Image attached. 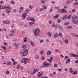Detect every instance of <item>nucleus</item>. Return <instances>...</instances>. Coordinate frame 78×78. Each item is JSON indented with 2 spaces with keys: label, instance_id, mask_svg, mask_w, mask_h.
I'll use <instances>...</instances> for the list:
<instances>
[{
  "label": "nucleus",
  "instance_id": "nucleus-1",
  "mask_svg": "<svg viewBox=\"0 0 78 78\" xmlns=\"http://www.w3.org/2000/svg\"><path fill=\"white\" fill-rule=\"evenodd\" d=\"M33 33L35 37L37 36V34L38 36H40V34H39V33H40V29L38 28L34 29L33 31Z\"/></svg>",
  "mask_w": 78,
  "mask_h": 78
},
{
  "label": "nucleus",
  "instance_id": "nucleus-2",
  "mask_svg": "<svg viewBox=\"0 0 78 78\" xmlns=\"http://www.w3.org/2000/svg\"><path fill=\"white\" fill-rule=\"evenodd\" d=\"M28 53V51L27 49H24V52L23 53V56H25Z\"/></svg>",
  "mask_w": 78,
  "mask_h": 78
},
{
  "label": "nucleus",
  "instance_id": "nucleus-3",
  "mask_svg": "<svg viewBox=\"0 0 78 78\" xmlns=\"http://www.w3.org/2000/svg\"><path fill=\"white\" fill-rule=\"evenodd\" d=\"M28 58H24L21 60V61L22 62H23V63H24L25 64H26L27 63V60H28Z\"/></svg>",
  "mask_w": 78,
  "mask_h": 78
},
{
  "label": "nucleus",
  "instance_id": "nucleus-4",
  "mask_svg": "<svg viewBox=\"0 0 78 78\" xmlns=\"http://www.w3.org/2000/svg\"><path fill=\"white\" fill-rule=\"evenodd\" d=\"M37 74L38 75V78H40V77H41L42 76V72L41 71L38 73Z\"/></svg>",
  "mask_w": 78,
  "mask_h": 78
},
{
  "label": "nucleus",
  "instance_id": "nucleus-5",
  "mask_svg": "<svg viewBox=\"0 0 78 78\" xmlns=\"http://www.w3.org/2000/svg\"><path fill=\"white\" fill-rule=\"evenodd\" d=\"M70 55L71 56H73V57H74L75 58H76L78 57V55H76L75 54H72V53H70Z\"/></svg>",
  "mask_w": 78,
  "mask_h": 78
},
{
  "label": "nucleus",
  "instance_id": "nucleus-6",
  "mask_svg": "<svg viewBox=\"0 0 78 78\" xmlns=\"http://www.w3.org/2000/svg\"><path fill=\"white\" fill-rule=\"evenodd\" d=\"M22 17L23 19H25V17H27V13H24L23 14Z\"/></svg>",
  "mask_w": 78,
  "mask_h": 78
},
{
  "label": "nucleus",
  "instance_id": "nucleus-7",
  "mask_svg": "<svg viewBox=\"0 0 78 78\" xmlns=\"http://www.w3.org/2000/svg\"><path fill=\"white\" fill-rule=\"evenodd\" d=\"M3 23H5V24H8L10 23V22H9V21L6 20L4 21L3 22Z\"/></svg>",
  "mask_w": 78,
  "mask_h": 78
},
{
  "label": "nucleus",
  "instance_id": "nucleus-8",
  "mask_svg": "<svg viewBox=\"0 0 78 78\" xmlns=\"http://www.w3.org/2000/svg\"><path fill=\"white\" fill-rule=\"evenodd\" d=\"M61 11L62 12H63V13H67V10H65V9H61Z\"/></svg>",
  "mask_w": 78,
  "mask_h": 78
},
{
  "label": "nucleus",
  "instance_id": "nucleus-9",
  "mask_svg": "<svg viewBox=\"0 0 78 78\" xmlns=\"http://www.w3.org/2000/svg\"><path fill=\"white\" fill-rule=\"evenodd\" d=\"M70 59L69 58H68L66 62V64H69V63H70Z\"/></svg>",
  "mask_w": 78,
  "mask_h": 78
},
{
  "label": "nucleus",
  "instance_id": "nucleus-10",
  "mask_svg": "<svg viewBox=\"0 0 78 78\" xmlns=\"http://www.w3.org/2000/svg\"><path fill=\"white\" fill-rule=\"evenodd\" d=\"M47 34L49 37H51V34L50 32H48Z\"/></svg>",
  "mask_w": 78,
  "mask_h": 78
},
{
  "label": "nucleus",
  "instance_id": "nucleus-11",
  "mask_svg": "<svg viewBox=\"0 0 78 78\" xmlns=\"http://www.w3.org/2000/svg\"><path fill=\"white\" fill-rule=\"evenodd\" d=\"M30 21H31L32 22H35V20L34 19V18H33L32 17L30 19Z\"/></svg>",
  "mask_w": 78,
  "mask_h": 78
},
{
  "label": "nucleus",
  "instance_id": "nucleus-12",
  "mask_svg": "<svg viewBox=\"0 0 78 78\" xmlns=\"http://www.w3.org/2000/svg\"><path fill=\"white\" fill-rule=\"evenodd\" d=\"M72 22H73L74 24H77V23H78L77 21L75 20H73Z\"/></svg>",
  "mask_w": 78,
  "mask_h": 78
},
{
  "label": "nucleus",
  "instance_id": "nucleus-13",
  "mask_svg": "<svg viewBox=\"0 0 78 78\" xmlns=\"http://www.w3.org/2000/svg\"><path fill=\"white\" fill-rule=\"evenodd\" d=\"M51 51H48L47 52V55H51Z\"/></svg>",
  "mask_w": 78,
  "mask_h": 78
},
{
  "label": "nucleus",
  "instance_id": "nucleus-14",
  "mask_svg": "<svg viewBox=\"0 0 78 78\" xmlns=\"http://www.w3.org/2000/svg\"><path fill=\"white\" fill-rule=\"evenodd\" d=\"M5 11L6 12L7 14H9L11 12V11L9 10H6Z\"/></svg>",
  "mask_w": 78,
  "mask_h": 78
},
{
  "label": "nucleus",
  "instance_id": "nucleus-15",
  "mask_svg": "<svg viewBox=\"0 0 78 78\" xmlns=\"http://www.w3.org/2000/svg\"><path fill=\"white\" fill-rule=\"evenodd\" d=\"M72 3V1L70 0L66 2V4H68V3Z\"/></svg>",
  "mask_w": 78,
  "mask_h": 78
},
{
  "label": "nucleus",
  "instance_id": "nucleus-16",
  "mask_svg": "<svg viewBox=\"0 0 78 78\" xmlns=\"http://www.w3.org/2000/svg\"><path fill=\"white\" fill-rule=\"evenodd\" d=\"M58 17H59V15H58V14H57L56 15V16H54L53 18L55 19V18H58Z\"/></svg>",
  "mask_w": 78,
  "mask_h": 78
},
{
  "label": "nucleus",
  "instance_id": "nucleus-17",
  "mask_svg": "<svg viewBox=\"0 0 78 78\" xmlns=\"http://www.w3.org/2000/svg\"><path fill=\"white\" fill-rule=\"evenodd\" d=\"M64 42H65L66 44H67L69 43V41L67 39H66L64 41Z\"/></svg>",
  "mask_w": 78,
  "mask_h": 78
},
{
  "label": "nucleus",
  "instance_id": "nucleus-18",
  "mask_svg": "<svg viewBox=\"0 0 78 78\" xmlns=\"http://www.w3.org/2000/svg\"><path fill=\"white\" fill-rule=\"evenodd\" d=\"M67 17V15H65L64 17H63L62 18V20H64L65 19H66Z\"/></svg>",
  "mask_w": 78,
  "mask_h": 78
},
{
  "label": "nucleus",
  "instance_id": "nucleus-19",
  "mask_svg": "<svg viewBox=\"0 0 78 78\" xmlns=\"http://www.w3.org/2000/svg\"><path fill=\"white\" fill-rule=\"evenodd\" d=\"M70 23L69 22H66L64 23V25L65 26L66 25H69Z\"/></svg>",
  "mask_w": 78,
  "mask_h": 78
},
{
  "label": "nucleus",
  "instance_id": "nucleus-20",
  "mask_svg": "<svg viewBox=\"0 0 78 78\" xmlns=\"http://www.w3.org/2000/svg\"><path fill=\"white\" fill-rule=\"evenodd\" d=\"M43 8L44 9H47V7L45 6V5H43Z\"/></svg>",
  "mask_w": 78,
  "mask_h": 78
},
{
  "label": "nucleus",
  "instance_id": "nucleus-21",
  "mask_svg": "<svg viewBox=\"0 0 78 78\" xmlns=\"http://www.w3.org/2000/svg\"><path fill=\"white\" fill-rule=\"evenodd\" d=\"M76 18H77V16H73L72 17V19L73 20H74V19H76Z\"/></svg>",
  "mask_w": 78,
  "mask_h": 78
},
{
  "label": "nucleus",
  "instance_id": "nucleus-22",
  "mask_svg": "<svg viewBox=\"0 0 78 78\" xmlns=\"http://www.w3.org/2000/svg\"><path fill=\"white\" fill-rule=\"evenodd\" d=\"M30 43L32 46H34V42H33V41H30Z\"/></svg>",
  "mask_w": 78,
  "mask_h": 78
},
{
  "label": "nucleus",
  "instance_id": "nucleus-23",
  "mask_svg": "<svg viewBox=\"0 0 78 78\" xmlns=\"http://www.w3.org/2000/svg\"><path fill=\"white\" fill-rule=\"evenodd\" d=\"M59 35L60 37H62V33H61L60 32L59 33Z\"/></svg>",
  "mask_w": 78,
  "mask_h": 78
},
{
  "label": "nucleus",
  "instance_id": "nucleus-24",
  "mask_svg": "<svg viewBox=\"0 0 78 78\" xmlns=\"http://www.w3.org/2000/svg\"><path fill=\"white\" fill-rule=\"evenodd\" d=\"M72 28H73L72 26H68L67 27V28L68 29L70 28V29H72Z\"/></svg>",
  "mask_w": 78,
  "mask_h": 78
},
{
  "label": "nucleus",
  "instance_id": "nucleus-25",
  "mask_svg": "<svg viewBox=\"0 0 78 78\" xmlns=\"http://www.w3.org/2000/svg\"><path fill=\"white\" fill-rule=\"evenodd\" d=\"M72 68H69V72L70 73H73V70H72Z\"/></svg>",
  "mask_w": 78,
  "mask_h": 78
},
{
  "label": "nucleus",
  "instance_id": "nucleus-26",
  "mask_svg": "<svg viewBox=\"0 0 78 78\" xmlns=\"http://www.w3.org/2000/svg\"><path fill=\"white\" fill-rule=\"evenodd\" d=\"M34 71L35 72H38V71H39V69H37V68H35L34 69Z\"/></svg>",
  "mask_w": 78,
  "mask_h": 78
},
{
  "label": "nucleus",
  "instance_id": "nucleus-27",
  "mask_svg": "<svg viewBox=\"0 0 78 78\" xmlns=\"http://www.w3.org/2000/svg\"><path fill=\"white\" fill-rule=\"evenodd\" d=\"M57 42H59L60 43V44H62V42H61V40H57Z\"/></svg>",
  "mask_w": 78,
  "mask_h": 78
},
{
  "label": "nucleus",
  "instance_id": "nucleus-28",
  "mask_svg": "<svg viewBox=\"0 0 78 78\" xmlns=\"http://www.w3.org/2000/svg\"><path fill=\"white\" fill-rule=\"evenodd\" d=\"M45 66L46 67H48V63H45Z\"/></svg>",
  "mask_w": 78,
  "mask_h": 78
},
{
  "label": "nucleus",
  "instance_id": "nucleus-29",
  "mask_svg": "<svg viewBox=\"0 0 78 78\" xmlns=\"http://www.w3.org/2000/svg\"><path fill=\"white\" fill-rule=\"evenodd\" d=\"M41 59L42 61H44L45 58V57L44 56H42L41 58Z\"/></svg>",
  "mask_w": 78,
  "mask_h": 78
},
{
  "label": "nucleus",
  "instance_id": "nucleus-30",
  "mask_svg": "<svg viewBox=\"0 0 78 78\" xmlns=\"http://www.w3.org/2000/svg\"><path fill=\"white\" fill-rule=\"evenodd\" d=\"M71 17L72 16H71V15H69L67 17V18L68 19H70Z\"/></svg>",
  "mask_w": 78,
  "mask_h": 78
},
{
  "label": "nucleus",
  "instance_id": "nucleus-31",
  "mask_svg": "<svg viewBox=\"0 0 78 78\" xmlns=\"http://www.w3.org/2000/svg\"><path fill=\"white\" fill-rule=\"evenodd\" d=\"M58 34H56L54 35V37H55L56 38V37H58Z\"/></svg>",
  "mask_w": 78,
  "mask_h": 78
},
{
  "label": "nucleus",
  "instance_id": "nucleus-32",
  "mask_svg": "<svg viewBox=\"0 0 78 78\" xmlns=\"http://www.w3.org/2000/svg\"><path fill=\"white\" fill-rule=\"evenodd\" d=\"M77 71H75L74 72V73H73V75H76L77 74Z\"/></svg>",
  "mask_w": 78,
  "mask_h": 78
},
{
  "label": "nucleus",
  "instance_id": "nucleus-33",
  "mask_svg": "<svg viewBox=\"0 0 78 78\" xmlns=\"http://www.w3.org/2000/svg\"><path fill=\"white\" fill-rule=\"evenodd\" d=\"M47 60L48 61V62H52V60H51L49 59H47Z\"/></svg>",
  "mask_w": 78,
  "mask_h": 78
},
{
  "label": "nucleus",
  "instance_id": "nucleus-34",
  "mask_svg": "<svg viewBox=\"0 0 78 78\" xmlns=\"http://www.w3.org/2000/svg\"><path fill=\"white\" fill-rule=\"evenodd\" d=\"M13 12H17V10H16V9H14L13 10Z\"/></svg>",
  "mask_w": 78,
  "mask_h": 78
},
{
  "label": "nucleus",
  "instance_id": "nucleus-35",
  "mask_svg": "<svg viewBox=\"0 0 78 78\" xmlns=\"http://www.w3.org/2000/svg\"><path fill=\"white\" fill-rule=\"evenodd\" d=\"M45 62H44L43 63V65L42 66L43 67H45Z\"/></svg>",
  "mask_w": 78,
  "mask_h": 78
},
{
  "label": "nucleus",
  "instance_id": "nucleus-36",
  "mask_svg": "<svg viewBox=\"0 0 78 78\" xmlns=\"http://www.w3.org/2000/svg\"><path fill=\"white\" fill-rule=\"evenodd\" d=\"M41 3H42V4L43 3H45V1L43 0H42L41 1Z\"/></svg>",
  "mask_w": 78,
  "mask_h": 78
},
{
  "label": "nucleus",
  "instance_id": "nucleus-37",
  "mask_svg": "<svg viewBox=\"0 0 78 78\" xmlns=\"http://www.w3.org/2000/svg\"><path fill=\"white\" fill-rule=\"evenodd\" d=\"M40 54H41V55H43V54H44V51H40Z\"/></svg>",
  "mask_w": 78,
  "mask_h": 78
},
{
  "label": "nucleus",
  "instance_id": "nucleus-38",
  "mask_svg": "<svg viewBox=\"0 0 78 78\" xmlns=\"http://www.w3.org/2000/svg\"><path fill=\"white\" fill-rule=\"evenodd\" d=\"M11 64V62H8L7 63V65H8V66H10Z\"/></svg>",
  "mask_w": 78,
  "mask_h": 78
},
{
  "label": "nucleus",
  "instance_id": "nucleus-39",
  "mask_svg": "<svg viewBox=\"0 0 78 78\" xmlns=\"http://www.w3.org/2000/svg\"><path fill=\"white\" fill-rule=\"evenodd\" d=\"M34 23L33 22H30L29 23V24L30 25H33V24Z\"/></svg>",
  "mask_w": 78,
  "mask_h": 78
},
{
  "label": "nucleus",
  "instance_id": "nucleus-40",
  "mask_svg": "<svg viewBox=\"0 0 78 78\" xmlns=\"http://www.w3.org/2000/svg\"><path fill=\"white\" fill-rule=\"evenodd\" d=\"M25 11L26 13H28V12H29V11L28 9H26L25 10Z\"/></svg>",
  "mask_w": 78,
  "mask_h": 78
},
{
  "label": "nucleus",
  "instance_id": "nucleus-41",
  "mask_svg": "<svg viewBox=\"0 0 78 78\" xmlns=\"http://www.w3.org/2000/svg\"><path fill=\"white\" fill-rule=\"evenodd\" d=\"M23 48H26V45L25 44H23Z\"/></svg>",
  "mask_w": 78,
  "mask_h": 78
},
{
  "label": "nucleus",
  "instance_id": "nucleus-42",
  "mask_svg": "<svg viewBox=\"0 0 78 78\" xmlns=\"http://www.w3.org/2000/svg\"><path fill=\"white\" fill-rule=\"evenodd\" d=\"M20 10H23V7H20Z\"/></svg>",
  "mask_w": 78,
  "mask_h": 78
},
{
  "label": "nucleus",
  "instance_id": "nucleus-43",
  "mask_svg": "<svg viewBox=\"0 0 78 78\" xmlns=\"http://www.w3.org/2000/svg\"><path fill=\"white\" fill-rule=\"evenodd\" d=\"M20 65H17V69H20Z\"/></svg>",
  "mask_w": 78,
  "mask_h": 78
},
{
  "label": "nucleus",
  "instance_id": "nucleus-44",
  "mask_svg": "<svg viewBox=\"0 0 78 78\" xmlns=\"http://www.w3.org/2000/svg\"><path fill=\"white\" fill-rule=\"evenodd\" d=\"M61 22V20H60V19H58V20H57V22L58 23H60V22Z\"/></svg>",
  "mask_w": 78,
  "mask_h": 78
},
{
  "label": "nucleus",
  "instance_id": "nucleus-45",
  "mask_svg": "<svg viewBox=\"0 0 78 78\" xmlns=\"http://www.w3.org/2000/svg\"><path fill=\"white\" fill-rule=\"evenodd\" d=\"M2 48L4 49V50H6V47H5V46H2Z\"/></svg>",
  "mask_w": 78,
  "mask_h": 78
},
{
  "label": "nucleus",
  "instance_id": "nucleus-46",
  "mask_svg": "<svg viewBox=\"0 0 78 78\" xmlns=\"http://www.w3.org/2000/svg\"><path fill=\"white\" fill-rule=\"evenodd\" d=\"M56 25L55 24V23H53L52 27H55Z\"/></svg>",
  "mask_w": 78,
  "mask_h": 78
},
{
  "label": "nucleus",
  "instance_id": "nucleus-47",
  "mask_svg": "<svg viewBox=\"0 0 78 78\" xmlns=\"http://www.w3.org/2000/svg\"><path fill=\"white\" fill-rule=\"evenodd\" d=\"M76 11V10L75 9H73L72 10V12H75V11Z\"/></svg>",
  "mask_w": 78,
  "mask_h": 78
},
{
  "label": "nucleus",
  "instance_id": "nucleus-48",
  "mask_svg": "<svg viewBox=\"0 0 78 78\" xmlns=\"http://www.w3.org/2000/svg\"><path fill=\"white\" fill-rule=\"evenodd\" d=\"M36 73V72H35L34 71V72L33 73H31L32 75H34Z\"/></svg>",
  "mask_w": 78,
  "mask_h": 78
},
{
  "label": "nucleus",
  "instance_id": "nucleus-49",
  "mask_svg": "<svg viewBox=\"0 0 78 78\" xmlns=\"http://www.w3.org/2000/svg\"><path fill=\"white\" fill-rule=\"evenodd\" d=\"M57 64L55 63V64H54V67H57Z\"/></svg>",
  "mask_w": 78,
  "mask_h": 78
},
{
  "label": "nucleus",
  "instance_id": "nucleus-50",
  "mask_svg": "<svg viewBox=\"0 0 78 78\" xmlns=\"http://www.w3.org/2000/svg\"><path fill=\"white\" fill-rule=\"evenodd\" d=\"M68 58V56H66L65 57L64 59H67Z\"/></svg>",
  "mask_w": 78,
  "mask_h": 78
},
{
  "label": "nucleus",
  "instance_id": "nucleus-51",
  "mask_svg": "<svg viewBox=\"0 0 78 78\" xmlns=\"http://www.w3.org/2000/svg\"><path fill=\"white\" fill-rule=\"evenodd\" d=\"M55 29H57V28H58V25L56 24L55 25Z\"/></svg>",
  "mask_w": 78,
  "mask_h": 78
},
{
  "label": "nucleus",
  "instance_id": "nucleus-52",
  "mask_svg": "<svg viewBox=\"0 0 78 78\" xmlns=\"http://www.w3.org/2000/svg\"><path fill=\"white\" fill-rule=\"evenodd\" d=\"M29 8H30V9H33V7L31 5L29 6Z\"/></svg>",
  "mask_w": 78,
  "mask_h": 78
},
{
  "label": "nucleus",
  "instance_id": "nucleus-53",
  "mask_svg": "<svg viewBox=\"0 0 78 78\" xmlns=\"http://www.w3.org/2000/svg\"><path fill=\"white\" fill-rule=\"evenodd\" d=\"M74 5H78V2H75L74 3Z\"/></svg>",
  "mask_w": 78,
  "mask_h": 78
},
{
  "label": "nucleus",
  "instance_id": "nucleus-54",
  "mask_svg": "<svg viewBox=\"0 0 78 78\" xmlns=\"http://www.w3.org/2000/svg\"><path fill=\"white\" fill-rule=\"evenodd\" d=\"M13 64L14 65V66H15L16 64H17V62H13Z\"/></svg>",
  "mask_w": 78,
  "mask_h": 78
},
{
  "label": "nucleus",
  "instance_id": "nucleus-55",
  "mask_svg": "<svg viewBox=\"0 0 78 78\" xmlns=\"http://www.w3.org/2000/svg\"><path fill=\"white\" fill-rule=\"evenodd\" d=\"M10 3L12 4H14V2L13 1H12L10 2Z\"/></svg>",
  "mask_w": 78,
  "mask_h": 78
},
{
  "label": "nucleus",
  "instance_id": "nucleus-56",
  "mask_svg": "<svg viewBox=\"0 0 78 78\" xmlns=\"http://www.w3.org/2000/svg\"><path fill=\"white\" fill-rule=\"evenodd\" d=\"M44 42V40H41L40 41V43H42Z\"/></svg>",
  "mask_w": 78,
  "mask_h": 78
},
{
  "label": "nucleus",
  "instance_id": "nucleus-57",
  "mask_svg": "<svg viewBox=\"0 0 78 78\" xmlns=\"http://www.w3.org/2000/svg\"><path fill=\"white\" fill-rule=\"evenodd\" d=\"M9 72L8 71H6V74H9Z\"/></svg>",
  "mask_w": 78,
  "mask_h": 78
},
{
  "label": "nucleus",
  "instance_id": "nucleus-58",
  "mask_svg": "<svg viewBox=\"0 0 78 78\" xmlns=\"http://www.w3.org/2000/svg\"><path fill=\"white\" fill-rule=\"evenodd\" d=\"M48 22H49V24H51V23L52 22V21L51 20H49V21Z\"/></svg>",
  "mask_w": 78,
  "mask_h": 78
},
{
  "label": "nucleus",
  "instance_id": "nucleus-59",
  "mask_svg": "<svg viewBox=\"0 0 78 78\" xmlns=\"http://www.w3.org/2000/svg\"><path fill=\"white\" fill-rule=\"evenodd\" d=\"M56 8L58 10V9H59V7H55V9H56Z\"/></svg>",
  "mask_w": 78,
  "mask_h": 78
},
{
  "label": "nucleus",
  "instance_id": "nucleus-60",
  "mask_svg": "<svg viewBox=\"0 0 78 78\" xmlns=\"http://www.w3.org/2000/svg\"><path fill=\"white\" fill-rule=\"evenodd\" d=\"M3 44L5 45H6L7 46V43H6V42H4L3 43Z\"/></svg>",
  "mask_w": 78,
  "mask_h": 78
},
{
  "label": "nucleus",
  "instance_id": "nucleus-61",
  "mask_svg": "<svg viewBox=\"0 0 78 78\" xmlns=\"http://www.w3.org/2000/svg\"><path fill=\"white\" fill-rule=\"evenodd\" d=\"M7 7V6L6 5H5L4 6V7H3V9H6V7Z\"/></svg>",
  "mask_w": 78,
  "mask_h": 78
},
{
  "label": "nucleus",
  "instance_id": "nucleus-62",
  "mask_svg": "<svg viewBox=\"0 0 78 78\" xmlns=\"http://www.w3.org/2000/svg\"><path fill=\"white\" fill-rule=\"evenodd\" d=\"M67 6H65L64 7V9H67Z\"/></svg>",
  "mask_w": 78,
  "mask_h": 78
},
{
  "label": "nucleus",
  "instance_id": "nucleus-63",
  "mask_svg": "<svg viewBox=\"0 0 78 78\" xmlns=\"http://www.w3.org/2000/svg\"><path fill=\"white\" fill-rule=\"evenodd\" d=\"M43 11V9L41 8L40 9V11L41 12V11Z\"/></svg>",
  "mask_w": 78,
  "mask_h": 78
},
{
  "label": "nucleus",
  "instance_id": "nucleus-64",
  "mask_svg": "<svg viewBox=\"0 0 78 78\" xmlns=\"http://www.w3.org/2000/svg\"><path fill=\"white\" fill-rule=\"evenodd\" d=\"M46 41L47 42H49V40L48 39H46Z\"/></svg>",
  "mask_w": 78,
  "mask_h": 78
}]
</instances>
